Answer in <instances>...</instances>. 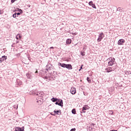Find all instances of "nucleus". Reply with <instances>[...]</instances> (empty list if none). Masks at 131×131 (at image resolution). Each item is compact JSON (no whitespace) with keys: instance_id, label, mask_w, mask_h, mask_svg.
Listing matches in <instances>:
<instances>
[{"instance_id":"obj_17","label":"nucleus","mask_w":131,"mask_h":131,"mask_svg":"<svg viewBox=\"0 0 131 131\" xmlns=\"http://www.w3.org/2000/svg\"><path fill=\"white\" fill-rule=\"evenodd\" d=\"M72 42V40L71 39H67L66 40V43L67 45H70Z\"/></svg>"},{"instance_id":"obj_1","label":"nucleus","mask_w":131,"mask_h":131,"mask_svg":"<svg viewBox=\"0 0 131 131\" xmlns=\"http://www.w3.org/2000/svg\"><path fill=\"white\" fill-rule=\"evenodd\" d=\"M53 66H52V64H48L47 66L46 71L45 72V73L42 76V77L45 79H49L52 75H53V73L51 72V69H53Z\"/></svg>"},{"instance_id":"obj_14","label":"nucleus","mask_w":131,"mask_h":131,"mask_svg":"<svg viewBox=\"0 0 131 131\" xmlns=\"http://www.w3.org/2000/svg\"><path fill=\"white\" fill-rule=\"evenodd\" d=\"M105 70H106V72H107V73H109V72H112V71H113V69H112V68L109 67L106 68Z\"/></svg>"},{"instance_id":"obj_29","label":"nucleus","mask_w":131,"mask_h":131,"mask_svg":"<svg viewBox=\"0 0 131 131\" xmlns=\"http://www.w3.org/2000/svg\"><path fill=\"white\" fill-rule=\"evenodd\" d=\"M72 34L73 35H77V33H76V32H75V33H72Z\"/></svg>"},{"instance_id":"obj_2","label":"nucleus","mask_w":131,"mask_h":131,"mask_svg":"<svg viewBox=\"0 0 131 131\" xmlns=\"http://www.w3.org/2000/svg\"><path fill=\"white\" fill-rule=\"evenodd\" d=\"M33 95L34 96H38V97H40V98H42L43 96H45V93L43 92H33Z\"/></svg>"},{"instance_id":"obj_25","label":"nucleus","mask_w":131,"mask_h":131,"mask_svg":"<svg viewBox=\"0 0 131 131\" xmlns=\"http://www.w3.org/2000/svg\"><path fill=\"white\" fill-rule=\"evenodd\" d=\"M17 16V13H15L14 14H13L12 17L13 18H16V17Z\"/></svg>"},{"instance_id":"obj_8","label":"nucleus","mask_w":131,"mask_h":131,"mask_svg":"<svg viewBox=\"0 0 131 131\" xmlns=\"http://www.w3.org/2000/svg\"><path fill=\"white\" fill-rule=\"evenodd\" d=\"M70 93L72 95H75V94H76V89L72 87L70 90Z\"/></svg>"},{"instance_id":"obj_21","label":"nucleus","mask_w":131,"mask_h":131,"mask_svg":"<svg viewBox=\"0 0 131 131\" xmlns=\"http://www.w3.org/2000/svg\"><path fill=\"white\" fill-rule=\"evenodd\" d=\"M65 63H61V62L58 63V66H60V67H62V68H64V65Z\"/></svg>"},{"instance_id":"obj_6","label":"nucleus","mask_w":131,"mask_h":131,"mask_svg":"<svg viewBox=\"0 0 131 131\" xmlns=\"http://www.w3.org/2000/svg\"><path fill=\"white\" fill-rule=\"evenodd\" d=\"M43 102V99H42V97L36 98V102L38 103V105H41Z\"/></svg>"},{"instance_id":"obj_16","label":"nucleus","mask_w":131,"mask_h":131,"mask_svg":"<svg viewBox=\"0 0 131 131\" xmlns=\"http://www.w3.org/2000/svg\"><path fill=\"white\" fill-rule=\"evenodd\" d=\"M82 109H83V110L85 111L89 110V109H90V106H89V105H84V106L82 107Z\"/></svg>"},{"instance_id":"obj_23","label":"nucleus","mask_w":131,"mask_h":131,"mask_svg":"<svg viewBox=\"0 0 131 131\" xmlns=\"http://www.w3.org/2000/svg\"><path fill=\"white\" fill-rule=\"evenodd\" d=\"M20 37H21V36L19 34H18L16 36V39H19V38H20Z\"/></svg>"},{"instance_id":"obj_18","label":"nucleus","mask_w":131,"mask_h":131,"mask_svg":"<svg viewBox=\"0 0 131 131\" xmlns=\"http://www.w3.org/2000/svg\"><path fill=\"white\" fill-rule=\"evenodd\" d=\"M19 12H18L16 13L17 17H18V16H19V15H21V14L23 13V11L21 9H19Z\"/></svg>"},{"instance_id":"obj_5","label":"nucleus","mask_w":131,"mask_h":131,"mask_svg":"<svg viewBox=\"0 0 131 131\" xmlns=\"http://www.w3.org/2000/svg\"><path fill=\"white\" fill-rule=\"evenodd\" d=\"M55 102V105H58V106H60V107H63V100L62 99H59Z\"/></svg>"},{"instance_id":"obj_7","label":"nucleus","mask_w":131,"mask_h":131,"mask_svg":"<svg viewBox=\"0 0 131 131\" xmlns=\"http://www.w3.org/2000/svg\"><path fill=\"white\" fill-rule=\"evenodd\" d=\"M104 36V33H100L98 36V38L97 39V41H98V42L101 41V40H102V39L103 38Z\"/></svg>"},{"instance_id":"obj_4","label":"nucleus","mask_w":131,"mask_h":131,"mask_svg":"<svg viewBox=\"0 0 131 131\" xmlns=\"http://www.w3.org/2000/svg\"><path fill=\"white\" fill-rule=\"evenodd\" d=\"M63 68H67V69H68V70H72V69H73V68H72V65H71V64L64 63L63 66Z\"/></svg>"},{"instance_id":"obj_40","label":"nucleus","mask_w":131,"mask_h":131,"mask_svg":"<svg viewBox=\"0 0 131 131\" xmlns=\"http://www.w3.org/2000/svg\"><path fill=\"white\" fill-rule=\"evenodd\" d=\"M18 41H17V43H18Z\"/></svg>"},{"instance_id":"obj_39","label":"nucleus","mask_w":131,"mask_h":131,"mask_svg":"<svg viewBox=\"0 0 131 131\" xmlns=\"http://www.w3.org/2000/svg\"><path fill=\"white\" fill-rule=\"evenodd\" d=\"M114 70H115V69L113 68Z\"/></svg>"},{"instance_id":"obj_35","label":"nucleus","mask_w":131,"mask_h":131,"mask_svg":"<svg viewBox=\"0 0 131 131\" xmlns=\"http://www.w3.org/2000/svg\"><path fill=\"white\" fill-rule=\"evenodd\" d=\"M50 49H51L52 50H54V47H50Z\"/></svg>"},{"instance_id":"obj_26","label":"nucleus","mask_w":131,"mask_h":131,"mask_svg":"<svg viewBox=\"0 0 131 131\" xmlns=\"http://www.w3.org/2000/svg\"><path fill=\"white\" fill-rule=\"evenodd\" d=\"M86 80L88 81V82H91V79L89 77H87Z\"/></svg>"},{"instance_id":"obj_20","label":"nucleus","mask_w":131,"mask_h":131,"mask_svg":"<svg viewBox=\"0 0 131 131\" xmlns=\"http://www.w3.org/2000/svg\"><path fill=\"white\" fill-rule=\"evenodd\" d=\"M124 73L125 74H127V75H128L129 74H131V72L130 71H125Z\"/></svg>"},{"instance_id":"obj_38","label":"nucleus","mask_w":131,"mask_h":131,"mask_svg":"<svg viewBox=\"0 0 131 131\" xmlns=\"http://www.w3.org/2000/svg\"><path fill=\"white\" fill-rule=\"evenodd\" d=\"M29 8H30V5L29 6Z\"/></svg>"},{"instance_id":"obj_41","label":"nucleus","mask_w":131,"mask_h":131,"mask_svg":"<svg viewBox=\"0 0 131 131\" xmlns=\"http://www.w3.org/2000/svg\"><path fill=\"white\" fill-rule=\"evenodd\" d=\"M18 41H17V43H18Z\"/></svg>"},{"instance_id":"obj_32","label":"nucleus","mask_w":131,"mask_h":131,"mask_svg":"<svg viewBox=\"0 0 131 131\" xmlns=\"http://www.w3.org/2000/svg\"><path fill=\"white\" fill-rule=\"evenodd\" d=\"M118 10H119V11H120V10H121V8L119 7V8H118Z\"/></svg>"},{"instance_id":"obj_24","label":"nucleus","mask_w":131,"mask_h":131,"mask_svg":"<svg viewBox=\"0 0 131 131\" xmlns=\"http://www.w3.org/2000/svg\"><path fill=\"white\" fill-rule=\"evenodd\" d=\"M81 55L82 56H85V52H83V51H81Z\"/></svg>"},{"instance_id":"obj_27","label":"nucleus","mask_w":131,"mask_h":131,"mask_svg":"<svg viewBox=\"0 0 131 131\" xmlns=\"http://www.w3.org/2000/svg\"><path fill=\"white\" fill-rule=\"evenodd\" d=\"M109 113L111 115H113V111H109Z\"/></svg>"},{"instance_id":"obj_36","label":"nucleus","mask_w":131,"mask_h":131,"mask_svg":"<svg viewBox=\"0 0 131 131\" xmlns=\"http://www.w3.org/2000/svg\"><path fill=\"white\" fill-rule=\"evenodd\" d=\"M38 72L37 71H36V72H35V73H38Z\"/></svg>"},{"instance_id":"obj_33","label":"nucleus","mask_w":131,"mask_h":131,"mask_svg":"<svg viewBox=\"0 0 131 131\" xmlns=\"http://www.w3.org/2000/svg\"><path fill=\"white\" fill-rule=\"evenodd\" d=\"M51 115H52L53 116H55V114H53V113H51Z\"/></svg>"},{"instance_id":"obj_9","label":"nucleus","mask_w":131,"mask_h":131,"mask_svg":"<svg viewBox=\"0 0 131 131\" xmlns=\"http://www.w3.org/2000/svg\"><path fill=\"white\" fill-rule=\"evenodd\" d=\"M124 42H125V40H124V39H120L118 41V45L119 46H122V45H123V43H124Z\"/></svg>"},{"instance_id":"obj_34","label":"nucleus","mask_w":131,"mask_h":131,"mask_svg":"<svg viewBox=\"0 0 131 131\" xmlns=\"http://www.w3.org/2000/svg\"><path fill=\"white\" fill-rule=\"evenodd\" d=\"M110 131H117V130H115V129H112V130H111Z\"/></svg>"},{"instance_id":"obj_22","label":"nucleus","mask_w":131,"mask_h":131,"mask_svg":"<svg viewBox=\"0 0 131 131\" xmlns=\"http://www.w3.org/2000/svg\"><path fill=\"white\" fill-rule=\"evenodd\" d=\"M72 114H76V110L75 108H74L72 110Z\"/></svg>"},{"instance_id":"obj_31","label":"nucleus","mask_w":131,"mask_h":131,"mask_svg":"<svg viewBox=\"0 0 131 131\" xmlns=\"http://www.w3.org/2000/svg\"><path fill=\"white\" fill-rule=\"evenodd\" d=\"M82 67H83V64H82L80 68V69H82Z\"/></svg>"},{"instance_id":"obj_28","label":"nucleus","mask_w":131,"mask_h":131,"mask_svg":"<svg viewBox=\"0 0 131 131\" xmlns=\"http://www.w3.org/2000/svg\"><path fill=\"white\" fill-rule=\"evenodd\" d=\"M85 111L83 110V108H82L81 111H80V113H85Z\"/></svg>"},{"instance_id":"obj_19","label":"nucleus","mask_w":131,"mask_h":131,"mask_svg":"<svg viewBox=\"0 0 131 131\" xmlns=\"http://www.w3.org/2000/svg\"><path fill=\"white\" fill-rule=\"evenodd\" d=\"M59 99L57 98H54L53 97L51 99V101L53 102H56V101H57Z\"/></svg>"},{"instance_id":"obj_15","label":"nucleus","mask_w":131,"mask_h":131,"mask_svg":"<svg viewBox=\"0 0 131 131\" xmlns=\"http://www.w3.org/2000/svg\"><path fill=\"white\" fill-rule=\"evenodd\" d=\"M89 6H91L93 9H97V7H96V5L93 3L92 1H90L89 2Z\"/></svg>"},{"instance_id":"obj_13","label":"nucleus","mask_w":131,"mask_h":131,"mask_svg":"<svg viewBox=\"0 0 131 131\" xmlns=\"http://www.w3.org/2000/svg\"><path fill=\"white\" fill-rule=\"evenodd\" d=\"M53 112L54 114H56V115H61L62 113V112H61V110H57V111L54 110Z\"/></svg>"},{"instance_id":"obj_11","label":"nucleus","mask_w":131,"mask_h":131,"mask_svg":"<svg viewBox=\"0 0 131 131\" xmlns=\"http://www.w3.org/2000/svg\"><path fill=\"white\" fill-rule=\"evenodd\" d=\"M14 131H25L24 126H23L21 128L20 127H15Z\"/></svg>"},{"instance_id":"obj_12","label":"nucleus","mask_w":131,"mask_h":131,"mask_svg":"<svg viewBox=\"0 0 131 131\" xmlns=\"http://www.w3.org/2000/svg\"><path fill=\"white\" fill-rule=\"evenodd\" d=\"M8 59V57L5 55L3 56L1 58H0V63L4 62V61L7 60Z\"/></svg>"},{"instance_id":"obj_3","label":"nucleus","mask_w":131,"mask_h":131,"mask_svg":"<svg viewBox=\"0 0 131 131\" xmlns=\"http://www.w3.org/2000/svg\"><path fill=\"white\" fill-rule=\"evenodd\" d=\"M107 61H108V66H113L114 65V62H115V58H108L107 59Z\"/></svg>"},{"instance_id":"obj_10","label":"nucleus","mask_w":131,"mask_h":131,"mask_svg":"<svg viewBox=\"0 0 131 131\" xmlns=\"http://www.w3.org/2000/svg\"><path fill=\"white\" fill-rule=\"evenodd\" d=\"M26 76L29 79H31V78L33 77V74H32V73H27L26 74Z\"/></svg>"},{"instance_id":"obj_30","label":"nucleus","mask_w":131,"mask_h":131,"mask_svg":"<svg viewBox=\"0 0 131 131\" xmlns=\"http://www.w3.org/2000/svg\"><path fill=\"white\" fill-rule=\"evenodd\" d=\"M16 0H11V3L13 4V3H15V1Z\"/></svg>"},{"instance_id":"obj_37","label":"nucleus","mask_w":131,"mask_h":131,"mask_svg":"<svg viewBox=\"0 0 131 131\" xmlns=\"http://www.w3.org/2000/svg\"><path fill=\"white\" fill-rule=\"evenodd\" d=\"M81 70V69H80L79 70V71H80Z\"/></svg>"},{"instance_id":"obj_42","label":"nucleus","mask_w":131,"mask_h":131,"mask_svg":"<svg viewBox=\"0 0 131 131\" xmlns=\"http://www.w3.org/2000/svg\"><path fill=\"white\" fill-rule=\"evenodd\" d=\"M53 72H55V71H53Z\"/></svg>"}]
</instances>
